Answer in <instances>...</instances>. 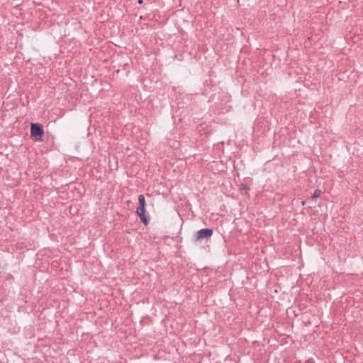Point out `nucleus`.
I'll list each match as a JSON object with an SVG mask.
<instances>
[{"instance_id": "1", "label": "nucleus", "mask_w": 363, "mask_h": 363, "mask_svg": "<svg viewBox=\"0 0 363 363\" xmlns=\"http://www.w3.org/2000/svg\"><path fill=\"white\" fill-rule=\"evenodd\" d=\"M31 135L35 137V140H40V137L43 134L42 126L37 123H33L30 128Z\"/></svg>"}, {"instance_id": "4", "label": "nucleus", "mask_w": 363, "mask_h": 363, "mask_svg": "<svg viewBox=\"0 0 363 363\" xmlns=\"http://www.w3.org/2000/svg\"><path fill=\"white\" fill-rule=\"evenodd\" d=\"M138 201H139V206L138 207H143L145 208V199L143 195H140L138 196Z\"/></svg>"}, {"instance_id": "3", "label": "nucleus", "mask_w": 363, "mask_h": 363, "mask_svg": "<svg viewBox=\"0 0 363 363\" xmlns=\"http://www.w3.org/2000/svg\"><path fill=\"white\" fill-rule=\"evenodd\" d=\"M137 213L138 215L139 216V217L140 218V220L145 224L147 225V223H148V218L146 217L145 214V208H143V207H138L137 208Z\"/></svg>"}, {"instance_id": "6", "label": "nucleus", "mask_w": 363, "mask_h": 363, "mask_svg": "<svg viewBox=\"0 0 363 363\" xmlns=\"http://www.w3.org/2000/svg\"><path fill=\"white\" fill-rule=\"evenodd\" d=\"M305 203H306V202H305L304 201H303L301 202L302 206H304V205H305Z\"/></svg>"}, {"instance_id": "5", "label": "nucleus", "mask_w": 363, "mask_h": 363, "mask_svg": "<svg viewBox=\"0 0 363 363\" xmlns=\"http://www.w3.org/2000/svg\"><path fill=\"white\" fill-rule=\"evenodd\" d=\"M320 194H321V191L319 190V189H316L313 192V199H317V198H318L320 196Z\"/></svg>"}, {"instance_id": "7", "label": "nucleus", "mask_w": 363, "mask_h": 363, "mask_svg": "<svg viewBox=\"0 0 363 363\" xmlns=\"http://www.w3.org/2000/svg\"><path fill=\"white\" fill-rule=\"evenodd\" d=\"M143 0H138V4H142Z\"/></svg>"}, {"instance_id": "2", "label": "nucleus", "mask_w": 363, "mask_h": 363, "mask_svg": "<svg viewBox=\"0 0 363 363\" xmlns=\"http://www.w3.org/2000/svg\"><path fill=\"white\" fill-rule=\"evenodd\" d=\"M213 230L210 228H203L199 230L196 233V240L202 238H208L211 237Z\"/></svg>"}]
</instances>
